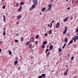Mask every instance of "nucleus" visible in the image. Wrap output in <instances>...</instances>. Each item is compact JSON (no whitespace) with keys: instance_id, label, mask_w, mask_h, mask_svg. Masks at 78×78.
Wrapping results in <instances>:
<instances>
[{"instance_id":"obj_2","label":"nucleus","mask_w":78,"mask_h":78,"mask_svg":"<svg viewBox=\"0 0 78 78\" xmlns=\"http://www.w3.org/2000/svg\"><path fill=\"white\" fill-rule=\"evenodd\" d=\"M59 27H60V23H57L55 26V28H58Z\"/></svg>"},{"instance_id":"obj_9","label":"nucleus","mask_w":78,"mask_h":78,"mask_svg":"<svg viewBox=\"0 0 78 78\" xmlns=\"http://www.w3.org/2000/svg\"><path fill=\"white\" fill-rule=\"evenodd\" d=\"M45 9H46V8L45 7H44L42 9H41V11H42V12H44V11H45Z\"/></svg>"},{"instance_id":"obj_57","label":"nucleus","mask_w":78,"mask_h":78,"mask_svg":"<svg viewBox=\"0 0 78 78\" xmlns=\"http://www.w3.org/2000/svg\"><path fill=\"white\" fill-rule=\"evenodd\" d=\"M74 1H75V0H73V2H72V3H73V2H74Z\"/></svg>"},{"instance_id":"obj_1","label":"nucleus","mask_w":78,"mask_h":78,"mask_svg":"<svg viewBox=\"0 0 78 78\" xmlns=\"http://www.w3.org/2000/svg\"><path fill=\"white\" fill-rule=\"evenodd\" d=\"M67 27H66L65 28V30L63 33V34H66V33H67Z\"/></svg>"},{"instance_id":"obj_54","label":"nucleus","mask_w":78,"mask_h":78,"mask_svg":"<svg viewBox=\"0 0 78 78\" xmlns=\"http://www.w3.org/2000/svg\"><path fill=\"white\" fill-rule=\"evenodd\" d=\"M50 24H48V27H50Z\"/></svg>"},{"instance_id":"obj_19","label":"nucleus","mask_w":78,"mask_h":78,"mask_svg":"<svg viewBox=\"0 0 78 78\" xmlns=\"http://www.w3.org/2000/svg\"><path fill=\"white\" fill-rule=\"evenodd\" d=\"M41 76H42V77H43L44 78V77H45V74H42L41 75Z\"/></svg>"},{"instance_id":"obj_33","label":"nucleus","mask_w":78,"mask_h":78,"mask_svg":"<svg viewBox=\"0 0 78 78\" xmlns=\"http://www.w3.org/2000/svg\"><path fill=\"white\" fill-rule=\"evenodd\" d=\"M38 44V42L37 41H35V44L36 45H37V44Z\"/></svg>"},{"instance_id":"obj_62","label":"nucleus","mask_w":78,"mask_h":78,"mask_svg":"<svg viewBox=\"0 0 78 78\" xmlns=\"http://www.w3.org/2000/svg\"><path fill=\"white\" fill-rule=\"evenodd\" d=\"M70 56V54H68V56Z\"/></svg>"},{"instance_id":"obj_38","label":"nucleus","mask_w":78,"mask_h":78,"mask_svg":"<svg viewBox=\"0 0 78 78\" xmlns=\"http://www.w3.org/2000/svg\"><path fill=\"white\" fill-rule=\"evenodd\" d=\"M3 34L4 36H5V35H6V33L3 32Z\"/></svg>"},{"instance_id":"obj_18","label":"nucleus","mask_w":78,"mask_h":78,"mask_svg":"<svg viewBox=\"0 0 78 78\" xmlns=\"http://www.w3.org/2000/svg\"><path fill=\"white\" fill-rule=\"evenodd\" d=\"M74 38H75L76 39V40H78V36H75V37H74Z\"/></svg>"},{"instance_id":"obj_51","label":"nucleus","mask_w":78,"mask_h":78,"mask_svg":"<svg viewBox=\"0 0 78 78\" xmlns=\"http://www.w3.org/2000/svg\"><path fill=\"white\" fill-rule=\"evenodd\" d=\"M33 50H31L30 51V52H33Z\"/></svg>"},{"instance_id":"obj_35","label":"nucleus","mask_w":78,"mask_h":78,"mask_svg":"<svg viewBox=\"0 0 78 78\" xmlns=\"http://www.w3.org/2000/svg\"><path fill=\"white\" fill-rule=\"evenodd\" d=\"M19 3H18L16 4V6H19Z\"/></svg>"},{"instance_id":"obj_61","label":"nucleus","mask_w":78,"mask_h":78,"mask_svg":"<svg viewBox=\"0 0 78 78\" xmlns=\"http://www.w3.org/2000/svg\"><path fill=\"white\" fill-rule=\"evenodd\" d=\"M1 43H2V42L0 41V44H1Z\"/></svg>"},{"instance_id":"obj_22","label":"nucleus","mask_w":78,"mask_h":78,"mask_svg":"<svg viewBox=\"0 0 78 78\" xmlns=\"http://www.w3.org/2000/svg\"><path fill=\"white\" fill-rule=\"evenodd\" d=\"M35 5H33L32 6L31 8H32V9H33V8H34L35 7Z\"/></svg>"},{"instance_id":"obj_45","label":"nucleus","mask_w":78,"mask_h":78,"mask_svg":"<svg viewBox=\"0 0 78 78\" xmlns=\"http://www.w3.org/2000/svg\"><path fill=\"white\" fill-rule=\"evenodd\" d=\"M3 21H4V22H5L6 21V19H5V18H4Z\"/></svg>"},{"instance_id":"obj_56","label":"nucleus","mask_w":78,"mask_h":78,"mask_svg":"<svg viewBox=\"0 0 78 78\" xmlns=\"http://www.w3.org/2000/svg\"><path fill=\"white\" fill-rule=\"evenodd\" d=\"M5 30H6V28L5 27V28L4 29V31H5Z\"/></svg>"},{"instance_id":"obj_55","label":"nucleus","mask_w":78,"mask_h":78,"mask_svg":"<svg viewBox=\"0 0 78 78\" xmlns=\"http://www.w3.org/2000/svg\"><path fill=\"white\" fill-rule=\"evenodd\" d=\"M32 9V8H30V10L31 11V10Z\"/></svg>"},{"instance_id":"obj_53","label":"nucleus","mask_w":78,"mask_h":78,"mask_svg":"<svg viewBox=\"0 0 78 78\" xmlns=\"http://www.w3.org/2000/svg\"><path fill=\"white\" fill-rule=\"evenodd\" d=\"M72 19H73V17H72L71 18V20H72Z\"/></svg>"},{"instance_id":"obj_43","label":"nucleus","mask_w":78,"mask_h":78,"mask_svg":"<svg viewBox=\"0 0 78 78\" xmlns=\"http://www.w3.org/2000/svg\"><path fill=\"white\" fill-rule=\"evenodd\" d=\"M51 27H52V23H51V25L50 26V28H51Z\"/></svg>"},{"instance_id":"obj_16","label":"nucleus","mask_w":78,"mask_h":78,"mask_svg":"<svg viewBox=\"0 0 78 78\" xmlns=\"http://www.w3.org/2000/svg\"><path fill=\"white\" fill-rule=\"evenodd\" d=\"M67 73L66 71H65L64 72V76H66L67 75Z\"/></svg>"},{"instance_id":"obj_3","label":"nucleus","mask_w":78,"mask_h":78,"mask_svg":"<svg viewBox=\"0 0 78 78\" xmlns=\"http://www.w3.org/2000/svg\"><path fill=\"white\" fill-rule=\"evenodd\" d=\"M33 3L35 5H37V0H33Z\"/></svg>"},{"instance_id":"obj_31","label":"nucleus","mask_w":78,"mask_h":78,"mask_svg":"<svg viewBox=\"0 0 78 78\" xmlns=\"http://www.w3.org/2000/svg\"><path fill=\"white\" fill-rule=\"evenodd\" d=\"M5 8H6L5 5H4L2 6V9H5Z\"/></svg>"},{"instance_id":"obj_28","label":"nucleus","mask_w":78,"mask_h":78,"mask_svg":"<svg viewBox=\"0 0 78 78\" xmlns=\"http://www.w3.org/2000/svg\"><path fill=\"white\" fill-rule=\"evenodd\" d=\"M51 9V8H48L47 10V11H50Z\"/></svg>"},{"instance_id":"obj_42","label":"nucleus","mask_w":78,"mask_h":78,"mask_svg":"<svg viewBox=\"0 0 78 78\" xmlns=\"http://www.w3.org/2000/svg\"><path fill=\"white\" fill-rule=\"evenodd\" d=\"M67 10H70V8L69 7V8H67Z\"/></svg>"},{"instance_id":"obj_24","label":"nucleus","mask_w":78,"mask_h":78,"mask_svg":"<svg viewBox=\"0 0 78 78\" xmlns=\"http://www.w3.org/2000/svg\"><path fill=\"white\" fill-rule=\"evenodd\" d=\"M9 55H12V53L11 52V51H10V50L9 51Z\"/></svg>"},{"instance_id":"obj_52","label":"nucleus","mask_w":78,"mask_h":78,"mask_svg":"<svg viewBox=\"0 0 78 78\" xmlns=\"http://www.w3.org/2000/svg\"><path fill=\"white\" fill-rule=\"evenodd\" d=\"M53 0H50V2H53Z\"/></svg>"},{"instance_id":"obj_40","label":"nucleus","mask_w":78,"mask_h":78,"mask_svg":"<svg viewBox=\"0 0 78 78\" xmlns=\"http://www.w3.org/2000/svg\"><path fill=\"white\" fill-rule=\"evenodd\" d=\"M42 76H40L38 77V78H42Z\"/></svg>"},{"instance_id":"obj_26","label":"nucleus","mask_w":78,"mask_h":78,"mask_svg":"<svg viewBox=\"0 0 78 78\" xmlns=\"http://www.w3.org/2000/svg\"><path fill=\"white\" fill-rule=\"evenodd\" d=\"M30 44V42L29 41H27L26 43V45H28Z\"/></svg>"},{"instance_id":"obj_50","label":"nucleus","mask_w":78,"mask_h":78,"mask_svg":"<svg viewBox=\"0 0 78 78\" xmlns=\"http://www.w3.org/2000/svg\"><path fill=\"white\" fill-rule=\"evenodd\" d=\"M53 22H54V21L53 20L52 21V22H51V23H53Z\"/></svg>"},{"instance_id":"obj_47","label":"nucleus","mask_w":78,"mask_h":78,"mask_svg":"<svg viewBox=\"0 0 78 78\" xmlns=\"http://www.w3.org/2000/svg\"><path fill=\"white\" fill-rule=\"evenodd\" d=\"M74 48H75L76 47V45H74Z\"/></svg>"},{"instance_id":"obj_64","label":"nucleus","mask_w":78,"mask_h":78,"mask_svg":"<svg viewBox=\"0 0 78 78\" xmlns=\"http://www.w3.org/2000/svg\"><path fill=\"white\" fill-rule=\"evenodd\" d=\"M78 30V28L76 29Z\"/></svg>"},{"instance_id":"obj_36","label":"nucleus","mask_w":78,"mask_h":78,"mask_svg":"<svg viewBox=\"0 0 78 78\" xmlns=\"http://www.w3.org/2000/svg\"><path fill=\"white\" fill-rule=\"evenodd\" d=\"M44 35L45 36H48V34L47 33H45L44 34Z\"/></svg>"},{"instance_id":"obj_41","label":"nucleus","mask_w":78,"mask_h":78,"mask_svg":"<svg viewBox=\"0 0 78 78\" xmlns=\"http://www.w3.org/2000/svg\"><path fill=\"white\" fill-rule=\"evenodd\" d=\"M18 70H20V66H19L18 68Z\"/></svg>"},{"instance_id":"obj_12","label":"nucleus","mask_w":78,"mask_h":78,"mask_svg":"<svg viewBox=\"0 0 78 78\" xmlns=\"http://www.w3.org/2000/svg\"><path fill=\"white\" fill-rule=\"evenodd\" d=\"M72 43H73V40H71V41H69V43L68 44V45H70L69 44H72Z\"/></svg>"},{"instance_id":"obj_34","label":"nucleus","mask_w":78,"mask_h":78,"mask_svg":"<svg viewBox=\"0 0 78 78\" xmlns=\"http://www.w3.org/2000/svg\"><path fill=\"white\" fill-rule=\"evenodd\" d=\"M24 3H23V2H21L20 5H23Z\"/></svg>"},{"instance_id":"obj_13","label":"nucleus","mask_w":78,"mask_h":78,"mask_svg":"<svg viewBox=\"0 0 78 78\" xmlns=\"http://www.w3.org/2000/svg\"><path fill=\"white\" fill-rule=\"evenodd\" d=\"M62 49L61 48H59V49L58 50V52L61 53V51H62Z\"/></svg>"},{"instance_id":"obj_59","label":"nucleus","mask_w":78,"mask_h":78,"mask_svg":"<svg viewBox=\"0 0 78 78\" xmlns=\"http://www.w3.org/2000/svg\"><path fill=\"white\" fill-rule=\"evenodd\" d=\"M40 15H41V14H42V13H41V12H40Z\"/></svg>"},{"instance_id":"obj_4","label":"nucleus","mask_w":78,"mask_h":78,"mask_svg":"<svg viewBox=\"0 0 78 78\" xmlns=\"http://www.w3.org/2000/svg\"><path fill=\"white\" fill-rule=\"evenodd\" d=\"M48 43V42H47V41H44L43 42V45H45V44H47Z\"/></svg>"},{"instance_id":"obj_60","label":"nucleus","mask_w":78,"mask_h":78,"mask_svg":"<svg viewBox=\"0 0 78 78\" xmlns=\"http://www.w3.org/2000/svg\"><path fill=\"white\" fill-rule=\"evenodd\" d=\"M66 72H68V69H67V70H66Z\"/></svg>"},{"instance_id":"obj_23","label":"nucleus","mask_w":78,"mask_h":78,"mask_svg":"<svg viewBox=\"0 0 78 78\" xmlns=\"http://www.w3.org/2000/svg\"><path fill=\"white\" fill-rule=\"evenodd\" d=\"M45 46L44 44H43L41 46V47H42V48H45Z\"/></svg>"},{"instance_id":"obj_25","label":"nucleus","mask_w":78,"mask_h":78,"mask_svg":"<svg viewBox=\"0 0 78 78\" xmlns=\"http://www.w3.org/2000/svg\"><path fill=\"white\" fill-rule=\"evenodd\" d=\"M66 43H65L64 44V45L62 47V48H64L65 47H66Z\"/></svg>"},{"instance_id":"obj_39","label":"nucleus","mask_w":78,"mask_h":78,"mask_svg":"<svg viewBox=\"0 0 78 78\" xmlns=\"http://www.w3.org/2000/svg\"><path fill=\"white\" fill-rule=\"evenodd\" d=\"M15 60H18V57H16L15 58Z\"/></svg>"},{"instance_id":"obj_44","label":"nucleus","mask_w":78,"mask_h":78,"mask_svg":"<svg viewBox=\"0 0 78 78\" xmlns=\"http://www.w3.org/2000/svg\"><path fill=\"white\" fill-rule=\"evenodd\" d=\"M49 47V45H48L47 46L46 48H48Z\"/></svg>"},{"instance_id":"obj_21","label":"nucleus","mask_w":78,"mask_h":78,"mask_svg":"<svg viewBox=\"0 0 78 78\" xmlns=\"http://www.w3.org/2000/svg\"><path fill=\"white\" fill-rule=\"evenodd\" d=\"M48 7L50 8H51V5L50 4H49L48 5Z\"/></svg>"},{"instance_id":"obj_11","label":"nucleus","mask_w":78,"mask_h":78,"mask_svg":"<svg viewBox=\"0 0 78 78\" xmlns=\"http://www.w3.org/2000/svg\"><path fill=\"white\" fill-rule=\"evenodd\" d=\"M29 47L30 48H33V45L30 44H29Z\"/></svg>"},{"instance_id":"obj_46","label":"nucleus","mask_w":78,"mask_h":78,"mask_svg":"<svg viewBox=\"0 0 78 78\" xmlns=\"http://www.w3.org/2000/svg\"><path fill=\"white\" fill-rule=\"evenodd\" d=\"M49 50V49H46V51H48Z\"/></svg>"},{"instance_id":"obj_48","label":"nucleus","mask_w":78,"mask_h":78,"mask_svg":"<svg viewBox=\"0 0 78 78\" xmlns=\"http://www.w3.org/2000/svg\"><path fill=\"white\" fill-rule=\"evenodd\" d=\"M76 33H78V30L77 29L76 30Z\"/></svg>"},{"instance_id":"obj_5","label":"nucleus","mask_w":78,"mask_h":78,"mask_svg":"<svg viewBox=\"0 0 78 78\" xmlns=\"http://www.w3.org/2000/svg\"><path fill=\"white\" fill-rule=\"evenodd\" d=\"M69 19V17H66L65 19H64L63 20V21L64 22H66V21L67 20V19Z\"/></svg>"},{"instance_id":"obj_58","label":"nucleus","mask_w":78,"mask_h":78,"mask_svg":"<svg viewBox=\"0 0 78 78\" xmlns=\"http://www.w3.org/2000/svg\"><path fill=\"white\" fill-rule=\"evenodd\" d=\"M2 51V49H0V52H1Z\"/></svg>"},{"instance_id":"obj_6","label":"nucleus","mask_w":78,"mask_h":78,"mask_svg":"<svg viewBox=\"0 0 78 78\" xmlns=\"http://www.w3.org/2000/svg\"><path fill=\"white\" fill-rule=\"evenodd\" d=\"M34 41V38H33V37H32L30 40V42H33Z\"/></svg>"},{"instance_id":"obj_32","label":"nucleus","mask_w":78,"mask_h":78,"mask_svg":"<svg viewBox=\"0 0 78 78\" xmlns=\"http://www.w3.org/2000/svg\"><path fill=\"white\" fill-rule=\"evenodd\" d=\"M15 42H19V41L17 40H15Z\"/></svg>"},{"instance_id":"obj_8","label":"nucleus","mask_w":78,"mask_h":78,"mask_svg":"<svg viewBox=\"0 0 78 78\" xmlns=\"http://www.w3.org/2000/svg\"><path fill=\"white\" fill-rule=\"evenodd\" d=\"M52 48H53V45H51L49 47V49L50 50H52Z\"/></svg>"},{"instance_id":"obj_63","label":"nucleus","mask_w":78,"mask_h":78,"mask_svg":"<svg viewBox=\"0 0 78 78\" xmlns=\"http://www.w3.org/2000/svg\"><path fill=\"white\" fill-rule=\"evenodd\" d=\"M66 67H68V66L67 65V66H66Z\"/></svg>"},{"instance_id":"obj_30","label":"nucleus","mask_w":78,"mask_h":78,"mask_svg":"<svg viewBox=\"0 0 78 78\" xmlns=\"http://www.w3.org/2000/svg\"><path fill=\"white\" fill-rule=\"evenodd\" d=\"M73 59H74V56L72 57L71 58V60L72 61V60H73Z\"/></svg>"},{"instance_id":"obj_49","label":"nucleus","mask_w":78,"mask_h":78,"mask_svg":"<svg viewBox=\"0 0 78 78\" xmlns=\"http://www.w3.org/2000/svg\"><path fill=\"white\" fill-rule=\"evenodd\" d=\"M3 18H4V19H5V15H3Z\"/></svg>"},{"instance_id":"obj_10","label":"nucleus","mask_w":78,"mask_h":78,"mask_svg":"<svg viewBox=\"0 0 78 78\" xmlns=\"http://www.w3.org/2000/svg\"><path fill=\"white\" fill-rule=\"evenodd\" d=\"M21 9H22V6H20V7L18 9V11H20V10H21Z\"/></svg>"},{"instance_id":"obj_14","label":"nucleus","mask_w":78,"mask_h":78,"mask_svg":"<svg viewBox=\"0 0 78 78\" xmlns=\"http://www.w3.org/2000/svg\"><path fill=\"white\" fill-rule=\"evenodd\" d=\"M48 33H49V34H51L52 33V31H51V30H50L48 32Z\"/></svg>"},{"instance_id":"obj_15","label":"nucleus","mask_w":78,"mask_h":78,"mask_svg":"<svg viewBox=\"0 0 78 78\" xmlns=\"http://www.w3.org/2000/svg\"><path fill=\"white\" fill-rule=\"evenodd\" d=\"M24 40V38H23V37H22L21 38V42H23V41Z\"/></svg>"},{"instance_id":"obj_17","label":"nucleus","mask_w":78,"mask_h":78,"mask_svg":"<svg viewBox=\"0 0 78 78\" xmlns=\"http://www.w3.org/2000/svg\"><path fill=\"white\" fill-rule=\"evenodd\" d=\"M67 41H68V40L67 39V38H66L64 40V42H67Z\"/></svg>"},{"instance_id":"obj_37","label":"nucleus","mask_w":78,"mask_h":78,"mask_svg":"<svg viewBox=\"0 0 78 78\" xmlns=\"http://www.w3.org/2000/svg\"><path fill=\"white\" fill-rule=\"evenodd\" d=\"M47 56H48V55H50V52H48V53L47 55Z\"/></svg>"},{"instance_id":"obj_20","label":"nucleus","mask_w":78,"mask_h":78,"mask_svg":"<svg viewBox=\"0 0 78 78\" xmlns=\"http://www.w3.org/2000/svg\"><path fill=\"white\" fill-rule=\"evenodd\" d=\"M17 62H18V61H17V60L15 61L14 63L15 65H16L17 64Z\"/></svg>"},{"instance_id":"obj_29","label":"nucleus","mask_w":78,"mask_h":78,"mask_svg":"<svg viewBox=\"0 0 78 78\" xmlns=\"http://www.w3.org/2000/svg\"><path fill=\"white\" fill-rule=\"evenodd\" d=\"M39 37V35H37L36 37V39H38V37Z\"/></svg>"},{"instance_id":"obj_27","label":"nucleus","mask_w":78,"mask_h":78,"mask_svg":"<svg viewBox=\"0 0 78 78\" xmlns=\"http://www.w3.org/2000/svg\"><path fill=\"white\" fill-rule=\"evenodd\" d=\"M72 39L74 40V42H76V39L74 38V37L72 38Z\"/></svg>"},{"instance_id":"obj_7","label":"nucleus","mask_w":78,"mask_h":78,"mask_svg":"<svg viewBox=\"0 0 78 78\" xmlns=\"http://www.w3.org/2000/svg\"><path fill=\"white\" fill-rule=\"evenodd\" d=\"M21 16L19 15L17 17V19L18 20H19V19H20V18H21Z\"/></svg>"}]
</instances>
